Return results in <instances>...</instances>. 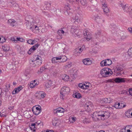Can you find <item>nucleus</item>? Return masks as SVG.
Segmentation results:
<instances>
[{"label":"nucleus","instance_id":"56","mask_svg":"<svg viewBox=\"0 0 132 132\" xmlns=\"http://www.w3.org/2000/svg\"><path fill=\"white\" fill-rule=\"evenodd\" d=\"M34 52L32 51V50L31 48L30 50H29V51L28 52V53L29 54H30L32 52Z\"/></svg>","mask_w":132,"mask_h":132},{"label":"nucleus","instance_id":"19","mask_svg":"<svg viewBox=\"0 0 132 132\" xmlns=\"http://www.w3.org/2000/svg\"><path fill=\"white\" fill-rule=\"evenodd\" d=\"M123 68L119 66L117 67L114 70V71L117 74L119 75L121 74V72L123 70Z\"/></svg>","mask_w":132,"mask_h":132},{"label":"nucleus","instance_id":"31","mask_svg":"<svg viewBox=\"0 0 132 132\" xmlns=\"http://www.w3.org/2000/svg\"><path fill=\"white\" fill-rule=\"evenodd\" d=\"M103 117L104 118L103 120H104L108 118L110 116V113L108 112H104V113Z\"/></svg>","mask_w":132,"mask_h":132},{"label":"nucleus","instance_id":"38","mask_svg":"<svg viewBox=\"0 0 132 132\" xmlns=\"http://www.w3.org/2000/svg\"><path fill=\"white\" fill-rule=\"evenodd\" d=\"M37 85L38 84L37 83H34V82L33 83L31 82L30 83L29 86L30 88H32L37 86Z\"/></svg>","mask_w":132,"mask_h":132},{"label":"nucleus","instance_id":"14","mask_svg":"<svg viewBox=\"0 0 132 132\" xmlns=\"http://www.w3.org/2000/svg\"><path fill=\"white\" fill-rule=\"evenodd\" d=\"M55 86L53 84L52 82L51 81H50L46 83L45 85V87L46 88L48 89V88H54Z\"/></svg>","mask_w":132,"mask_h":132},{"label":"nucleus","instance_id":"34","mask_svg":"<svg viewBox=\"0 0 132 132\" xmlns=\"http://www.w3.org/2000/svg\"><path fill=\"white\" fill-rule=\"evenodd\" d=\"M113 106L116 109H120L122 108V107L120 106V103L117 102L115 103Z\"/></svg>","mask_w":132,"mask_h":132},{"label":"nucleus","instance_id":"17","mask_svg":"<svg viewBox=\"0 0 132 132\" xmlns=\"http://www.w3.org/2000/svg\"><path fill=\"white\" fill-rule=\"evenodd\" d=\"M93 105L92 103L90 102H87L84 105L85 109H86L89 110V109L92 108Z\"/></svg>","mask_w":132,"mask_h":132},{"label":"nucleus","instance_id":"8","mask_svg":"<svg viewBox=\"0 0 132 132\" xmlns=\"http://www.w3.org/2000/svg\"><path fill=\"white\" fill-rule=\"evenodd\" d=\"M65 110L62 108H59L54 110V113L60 117L64 115V113L65 112Z\"/></svg>","mask_w":132,"mask_h":132},{"label":"nucleus","instance_id":"59","mask_svg":"<svg viewBox=\"0 0 132 132\" xmlns=\"http://www.w3.org/2000/svg\"><path fill=\"white\" fill-rule=\"evenodd\" d=\"M41 122L40 121H38L36 122L35 123L36 124V126H37V125H38L40 124Z\"/></svg>","mask_w":132,"mask_h":132},{"label":"nucleus","instance_id":"6","mask_svg":"<svg viewBox=\"0 0 132 132\" xmlns=\"http://www.w3.org/2000/svg\"><path fill=\"white\" fill-rule=\"evenodd\" d=\"M100 1L102 5V7L104 14L108 15L107 14L109 12V10L106 3V0H100Z\"/></svg>","mask_w":132,"mask_h":132},{"label":"nucleus","instance_id":"33","mask_svg":"<svg viewBox=\"0 0 132 132\" xmlns=\"http://www.w3.org/2000/svg\"><path fill=\"white\" fill-rule=\"evenodd\" d=\"M131 110L130 109L128 110L125 112V115L128 118H131L130 116Z\"/></svg>","mask_w":132,"mask_h":132},{"label":"nucleus","instance_id":"12","mask_svg":"<svg viewBox=\"0 0 132 132\" xmlns=\"http://www.w3.org/2000/svg\"><path fill=\"white\" fill-rule=\"evenodd\" d=\"M115 82L117 83L124 82L127 81V79L126 78L117 77L114 79Z\"/></svg>","mask_w":132,"mask_h":132},{"label":"nucleus","instance_id":"36","mask_svg":"<svg viewBox=\"0 0 132 132\" xmlns=\"http://www.w3.org/2000/svg\"><path fill=\"white\" fill-rule=\"evenodd\" d=\"M59 60V56L56 57H53L52 58V62L53 63H55L57 62V60Z\"/></svg>","mask_w":132,"mask_h":132},{"label":"nucleus","instance_id":"15","mask_svg":"<svg viewBox=\"0 0 132 132\" xmlns=\"http://www.w3.org/2000/svg\"><path fill=\"white\" fill-rule=\"evenodd\" d=\"M95 20L98 23H102L104 22V20L102 17L96 15L95 16Z\"/></svg>","mask_w":132,"mask_h":132},{"label":"nucleus","instance_id":"61","mask_svg":"<svg viewBox=\"0 0 132 132\" xmlns=\"http://www.w3.org/2000/svg\"><path fill=\"white\" fill-rule=\"evenodd\" d=\"M36 111H40V108H39V107H36Z\"/></svg>","mask_w":132,"mask_h":132},{"label":"nucleus","instance_id":"55","mask_svg":"<svg viewBox=\"0 0 132 132\" xmlns=\"http://www.w3.org/2000/svg\"><path fill=\"white\" fill-rule=\"evenodd\" d=\"M120 106L121 107H122V108H124L126 106V105L125 104H124L123 103H120Z\"/></svg>","mask_w":132,"mask_h":132},{"label":"nucleus","instance_id":"35","mask_svg":"<svg viewBox=\"0 0 132 132\" xmlns=\"http://www.w3.org/2000/svg\"><path fill=\"white\" fill-rule=\"evenodd\" d=\"M72 66V63L71 62L67 63L65 65L64 67L65 68V69H68L69 68L71 67Z\"/></svg>","mask_w":132,"mask_h":132},{"label":"nucleus","instance_id":"21","mask_svg":"<svg viewBox=\"0 0 132 132\" xmlns=\"http://www.w3.org/2000/svg\"><path fill=\"white\" fill-rule=\"evenodd\" d=\"M61 30H59L57 32V34H58L59 36H57V38L59 39H61L62 38V36L61 34H64V31L62 30V29Z\"/></svg>","mask_w":132,"mask_h":132},{"label":"nucleus","instance_id":"53","mask_svg":"<svg viewBox=\"0 0 132 132\" xmlns=\"http://www.w3.org/2000/svg\"><path fill=\"white\" fill-rule=\"evenodd\" d=\"M107 81L108 82H115L114 79H110L108 80H107Z\"/></svg>","mask_w":132,"mask_h":132},{"label":"nucleus","instance_id":"48","mask_svg":"<svg viewBox=\"0 0 132 132\" xmlns=\"http://www.w3.org/2000/svg\"><path fill=\"white\" fill-rule=\"evenodd\" d=\"M45 69L46 68H45V67H43L40 68V72H42L45 70Z\"/></svg>","mask_w":132,"mask_h":132},{"label":"nucleus","instance_id":"43","mask_svg":"<svg viewBox=\"0 0 132 132\" xmlns=\"http://www.w3.org/2000/svg\"><path fill=\"white\" fill-rule=\"evenodd\" d=\"M65 9H66V12H67V13L68 12V11H69V10H71V9H70V6L69 5H67L65 6Z\"/></svg>","mask_w":132,"mask_h":132},{"label":"nucleus","instance_id":"30","mask_svg":"<svg viewBox=\"0 0 132 132\" xmlns=\"http://www.w3.org/2000/svg\"><path fill=\"white\" fill-rule=\"evenodd\" d=\"M3 51L5 52L8 51L10 50V47L8 46L5 45L2 46Z\"/></svg>","mask_w":132,"mask_h":132},{"label":"nucleus","instance_id":"27","mask_svg":"<svg viewBox=\"0 0 132 132\" xmlns=\"http://www.w3.org/2000/svg\"><path fill=\"white\" fill-rule=\"evenodd\" d=\"M104 113V111H99L98 112H97V114H98V116L100 117L101 119L103 120V119H104L103 117V115Z\"/></svg>","mask_w":132,"mask_h":132},{"label":"nucleus","instance_id":"23","mask_svg":"<svg viewBox=\"0 0 132 132\" xmlns=\"http://www.w3.org/2000/svg\"><path fill=\"white\" fill-rule=\"evenodd\" d=\"M103 100L105 103H110L113 101V99L110 97L104 98Z\"/></svg>","mask_w":132,"mask_h":132},{"label":"nucleus","instance_id":"47","mask_svg":"<svg viewBox=\"0 0 132 132\" xmlns=\"http://www.w3.org/2000/svg\"><path fill=\"white\" fill-rule=\"evenodd\" d=\"M76 50H77L78 51H79V52H81H81L83 50V47L82 46L79 48H77L76 49Z\"/></svg>","mask_w":132,"mask_h":132},{"label":"nucleus","instance_id":"54","mask_svg":"<svg viewBox=\"0 0 132 132\" xmlns=\"http://www.w3.org/2000/svg\"><path fill=\"white\" fill-rule=\"evenodd\" d=\"M101 33V31L100 30H98L95 33V34L97 36H98L100 35Z\"/></svg>","mask_w":132,"mask_h":132},{"label":"nucleus","instance_id":"10","mask_svg":"<svg viewBox=\"0 0 132 132\" xmlns=\"http://www.w3.org/2000/svg\"><path fill=\"white\" fill-rule=\"evenodd\" d=\"M111 61L109 59H107L103 60L100 63V65L101 66H109L112 64Z\"/></svg>","mask_w":132,"mask_h":132},{"label":"nucleus","instance_id":"57","mask_svg":"<svg viewBox=\"0 0 132 132\" xmlns=\"http://www.w3.org/2000/svg\"><path fill=\"white\" fill-rule=\"evenodd\" d=\"M129 94L132 96V88H130L129 90Z\"/></svg>","mask_w":132,"mask_h":132},{"label":"nucleus","instance_id":"24","mask_svg":"<svg viewBox=\"0 0 132 132\" xmlns=\"http://www.w3.org/2000/svg\"><path fill=\"white\" fill-rule=\"evenodd\" d=\"M61 78L62 80L65 81H68L69 79V76L65 74L62 75H61Z\"/></svg>","mask_w":132,"mask_h":132},{"label":"nucleus","instance_id":"42","mask_svg":"<svg viewBox=\"0 0 132 132\" xmlns=\"http://www.w3.org/2000/svg\"><path fill=\"white\" fill-rule=\"evenodd\" d=\"M27 43L30 44H34L35 43V40H33L30 39L28 40L27 41Z\"/></svg>","mask_w":132,"mask_h":132},{"label":"nucleus","instance_id":"41","mask_svg":"<svg viewBox=\"0 0 132 132\" xmlns=\"http://www.w3.org/2000/svg\"><path fill=\"white\" fill-rule=\"evenodd\" d=\"M38 44H37L33 46L32 47H31V48L32 50V51L34 52V51H35L36 49H37L38 48Z\"/></svg>","mask_w":132,"mask_h":132},{"label":"nucleus","instance_id":"22","mask_svg":"<svg viewBox=\"0 0 132 132\" xmlns=\"http://www.w3.org/2000/svg\"><path fill=\"white\" fill-rule=\"evenodd\" d=\"M59 60H61V62H64L66 61L67 59V57L65 55L59 56Z\"/></svg>","mask_w":132,"mask_h":132},{"label":"nucleus","instance_id":"64","mask_svg":"<svg viewBox=\"0 0 132 132\" xmlns=\"http://www.w3.org/2000/svg\"><path fill=\"white\" fill-rule=\"evenodd\" d=\"M129 16H130L132 18V11L129 14Z\"/></svg>","mask_w":132,"mask_h":132},{"label":"nucleus","instance_id":"40","mask_svg":"<svg viewBox=\"0 0 132 132\" xmlns=\"http://www.w3.org/2000/svg\"><path fill=\"white\" fill-rule=\"evenodd\" d=\"M128 53L129 56L130 57H132V47L129 50Z\"/></svg>","mask_w":132,"mask_h":132},{"label":"nucleus","instance_id":"50","mask_svg":"<svg viewBox=\"0 0 132 132\" xmlns=\"http://www.w3.org/2000/svg\"><path fill=\"white\" fill-rule=\"evenodd\" d=\"M78 86L79 87L81 88L84 89V84L80 83L79 84Z\"/></svg>","mask_w":132,"mask_h":132},{"label":"nucleus","instance_id":"5","mask_svg":"<svg viewBox=\"0 0 132 132\" xmlns=\"http://www.w3.org/2000/svg\"><path fill=\"white\" fill-rule=\"evenodd\" d=\"M70 31L73 34H74L75 37H79L81 36V32L79 30L77 29L74 26L72 27L70 30Z\"/></svg>","mask_w":132,"mask_h":132},{"label":"nucleus","instance_id":"1","mask_svg":"<svg viewBox=\"0 0 132 132\" xmlns=\"http://www.w3.org/2000/svg\"><path fill=\"white\" fill-rule=\"evenodd\" d=\"M70 92V89L69 87L66 86L63 87L60 91V98L63 100L69 94Z\"/></svg>","mask_w":132,"mask_h":132},{"label":"nucleus","instance_id":"25","mask_svg":"<svg viewBox=\"0 0 132 132\" xmlns=\"http://www.w3.org/2000/svg\"><path fill=\"white\" fill-rule=\"evenodd\" d=\"M23 88L22 86H20L18 87L17 88H15L13 92V94H15L19 93L20 91Z\"/></svg>","mask_w":132,"mask_h":132},{"label":"nucleus","instance_id":"62","mask_svg":"<svg viewBox=\"0 0 132 132\" xmlns=\"http://www.w3.org/2000/svg\"><path fill=\"white\" fill-rule=\"evenodd\" d=\"M6 116L1 113V117H5Z\"/></svg>","mask_w":132,"mask_h":132},{"label":"nucleus","instance_id":"2","mask_svg":"<svg viewBox=\"0 0 132 132\" xmlns=\"http://www.w3.org/2000/svg\"><path fill=\"white\" fill-rule=\"evenodd\" d=\"M100 74L103 77H106L111 75L113 74V72L110 69L106 68L102 69Z\"/></svg>","mask_w":132,"mask_h":132},{"label":"nucleus","instance_id":"20","mask_svg":"<svg viewBox=\"0 0 132 132\" xmlns=\"http://www.w3.org/2000/svg\"><path fill=\"white\" fill-rule=\"evenodd\" d=\"M8 22L10 25L13 27L16 26L17 24L16 21L13 19H10L8 20Z\"/></svg>","mask_w":132,"mask_h":132},{"label":"nucleus","instance_id":"16","mask_svg":"<svg viewBox=\"0 0 132 132\" xmlns=\"http://www.w3.org/2000/svg\"><path fill=\"white\" fill-rule=\"evenodd\" d=\"M92 118L93 120L94 121H97L100 120L101 119L97 114V112H94L92 115Z\"/></svg>","mask_w":132,"mask_h":132},{"label":"nucleus","instance_id":"3","mask_svg":"<svg viewBox=\"0 0 132 132\" xmlns=\"http://www.w3.org/2000/svg\"><path fill=\"white\" fill-rule=\"evenodd\" d=\"M41 57L38 56L36 58V60L34 61L32 60L30 61V65L32 67L39 66L42 62V61L41 60Z\"/></svg>","mask_w":132,"mask_h":132},{"label":"nucleus","instance_id":"46","mask_svg":"<svg viewBox=\"0 0 132 132\" xmlns=\"http://www.w3.org/2000/svg\"><path fill=\"white\" fill-rule=\"evenodd\" d=\"M32 111L33 112L34 114L36 115H38L41 112L40 111H37L36 110L34 111V110H33Z\"/></svg>","mask_w":132,"mask_h":132},{"label":"nucleus","instance_id":"9","mask_svg":"<svg viewBox=\"0 0 132 132\" xmlns=\"http://www.w3.org/2000/svg\"><path fill=\"white\" fill-rule=\"evenodd\" d=\"M36 97L38 99L44 98L46 96V94L44 92L40 91L35 94Z\"/></svg>","mask_w":132,"mask_h":132},{"label":"nucleus","instance_id":"13","mask_svg":"<svg viewBox=\"0 0 132 132\" xmlns=\"http://www.w3.org/2000/svg\"><path fill=\"white\" fill-rule=\"evenodd\" d=\"M84 37L87 40H89L92 38V35L91 34L88 32L87 30H86L84 33Z\"/></svg>","mask_w":132,"mask_h":132},{"label":"nucleus","instance_id":"52","mask_svg":"<svg viewBox=\"0 0 132 132\" xmlns=\"http://www.w3.org/2000/svg\"><path fill=\"white\" fill-rule=\"evenodd\" d=\"M84 89H86L88 88L89 86V85H86L85 83L84 84Z\"/></svg>","mask_w":132,"mask_h":132},{"label":"nucleus","instance_id":"11","mask_svg":"<svg viewBox=\"0 0 132 132\" xmlns=\"http://www.w3.org/2000/svg\"><path fill=\"white\" fill-rule=\"evenodd\" d=\"M26 26L27 27H28V25H27V24H29V25L30 24V28H32L33 29L35 28V30L36 31V33H38L39 32V28L37 26H36L35 25H33V22L31 23V22H29V21H27L26 22Z\"/></svg>","mask_w":132,"mask_h":132},{"label":"nucleus","instance_id":"32","mask_svg":"<svg viewBox=\"0 0 132 132\" xmlns=\"http://www.w3.org/2000/svg\"><path fill=\"white\" fill-rule=\"evenodd\" d=\"M80 2L82 5L84 6H87V2L86 0H80Z\"/></svg>","mask_w":132,"mask_h":132},{"label":"nucleus","instance_id":"37","mask_svg":"<svg viewBox=\"0 0 132 132\" xmlns=\"http://www.w3.org/2000/svg\"><path fill=\"white\" fill-rule=\"evenodd\" d=\"M91 122L90 119L89 118H85L83 121V122L85 124H87L90 123Z\"/></svg>","mask_w":132,"mask_h":132},{"label":"nucleus","instance_id":"45","mask_svg":"<svg viewBox=\"0 0 132 132\" xmlns=\"http://www.w3.org/2000/svg\"><path fill=\"white\" fill-rule=\"evenodd\" d=\"M17 42L18 41L23 42L24 41V40L22 38L20 37H17Z\"/></svg>","mask_w":132,"mask_h":132},{"label":"nucleus","instance_id":"26","mask_svg":"<svg viewBox=\"0 0 132 132\" xmlns=\"http://www.w3.org/2000/svg\"><path fill=\"white\" fill-rule=\"evenodd\" d=\"M54 66H52L51 67L49 68V70L50 72L54 74H56L59 71H56L55 69L54 70Z\"/></svg>","mask_w":132,"mask_h":132},{"label":"nucleus","instance_id":"51","mask_svg":"<svg viewBox=\"0 0 132 132\" xmlns=\"http://www.w3.org/2000/svg\"><path fill=\"white\" fill-rule=\"evenodd\" d=\"M17 38H15L14 37H12L11 38V40L12 41H14V42L15 43L17 42Z\"/></svg>","mask_w":132,"mask_h":132},{"label":"nucleus","instance_id":"39","mask_svg":"<svg viewBox=\"0 0 132 132\" xmlns=\"http://www.w3.org/2000/svg\"><path fill=\"white\" fill-rule=\"evenodd\" d=\"M76 120V118L74 117H70L69 118V120L71 122H74Z\"/></svg>","mask_w":132,"mask_h":132},{"label":"nucleus","instance_id":"7","mask_svg":"<svg viewBox=\"0 0 132 132\" xmlns=\"http://www.w3.org/2000/svg\"><path fill=\"white\" fill-rule=\"evenodd\" d=\"M83 18L82 15L79 14H76L75 17H73L71 19L72 22H75L76 21L78 23H79L82 21Z\"/></svg>","mask_w":132,"mask_h":132},{"label":"nucleus","instance_id":"58","mask_svg":"<svg viewBox=\"0 0 132 132\" xmlns=\"http://www.w3.org/2000/svg\"><path fill=\"white\" fill-rule=\"evenodd\" d=\"M126 130L125 129H120L119 132H125Z\"/></svg>","mask_w":132,"mask_h":132},{"label":"nucleus","instance_id":"44","mask_svg":"<svg viewBox=\"0 0 132 132\" xmlns=\"http://www.w3.org/2000/svg\"><path fill=\"white\" fill-rule=\"evenodd\" d=\"M80 54L81 52H79V51L76 50L74 54L75 56H77L79 55Z\"/></svg>","mask_w":132,"mask_h":132},{"label":"nucleus","instance_id":"49","mask_svg":"<svg viewBox=\"0 0 132 132\" xmlns=\"http://www.w3.org/2000/svg\"><path fill=\"white\" fill-rule=\"evenodd\" d=\"M27 25H28L29 26H28V27H27V28H29V27H30V29H31V30L32 31L34 32H35V33H36V31L35 30V28H34V29H33V28H30V25L29 24H27Z\"/></svg>","mask_w":132,"mask_h":132},{"label":"nucleus","instance_id":"60","mask_svg":"<svg viewBox=\"0 0 132 132\" xmlns=\"http://www.w3.org/2000/svg\"><path fill=\"white\" fill-rule=\"evenodd\" d=\"M128 30L130 33H132V28H128Z\"/></svg>","mask_w":132,"mask_h":132},{"label":"nucleus","instance_id":"28","mask_svg":"<svg viewBox=\"0 0 132 132\" xmlns=\"http://www.w3.org/2000/svg\"><path fill=\"white\" fill-rule=\"evenodd\" d=\"M35 126H36V124L35 123L32 124L30 126V128L33 132H35L36 129V128Z\"/></svg>","mask_w":132,"mask_h":132},{"label":"nucleus","instance_id":"63","mask_svg":"<svg viewBox=\"0 0 132 132\" xmlns=\"http://www.w3.org/2000/svg\"><path fill=\"white\" fill-rule=\"evenodd\" d=\"M55 121H53V122H52L54 126H56V123H55V122L54 123V122Z\"/></svg>","mask_w":132,"mask_h":132},{"label":"nucleus","instance_id":"4","mask_svg":"<svg viewBox=\"0 0 132 132\" xmlns=\"http://www.w3.org/2000/svg\"><path fill=\"white\" fill-rule=\"evenodd\" d=\"M120 6L122 7L124 12L128 13V14L132 11V9L130 6L127 4L121 3L120 4Z\"/></svg>","mask_w":132,"mask_h":132},{"label":"nucleus","instance_id":"18","mask_svg":"<svg viewBox=\"0 0 132 132\" xmlns=\"http://www.w3.org/2000/svg\"><path fill=\"white\" fill-rule=\"evenodd\" d=\"M82 62L85 65H89L91 64L92 61L88 58H85L82 60Z\"/></svg>","mask_w":132,"mask_h":132},{"label":"nucleus","instance_id":"29","mask_svg":"<svg viewBox=\"0 0 132 132\" xmlns=\"http://www.w3.org/2000/svg\"><path fill=\"white\" fill-rule=\"evenodd\" d=\"M74 97L76 98H81V95L79 93H76L73 95Z\"/></svg>","mask_w":132,"mask_h":132}]
</instances>
